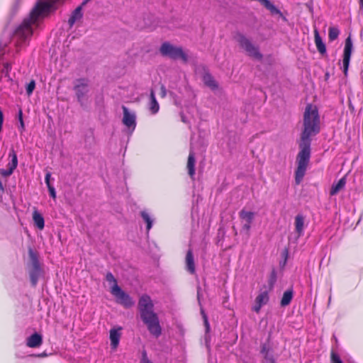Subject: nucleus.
Returning <instances> with one entry per match:
<instances>
[{
    "label": "nucleus",
    "instance_id": "f257e3e1",
    "mask_svg": "<svg viewBox=\"0 0 363 363\" xmlns=\"http://www.w3.org/2000/svg\"><path fill=\"white\" fill-rule=\"evenodd\" d=\"M320 131V118L315 105L308 104L303 116V130L301 133L299 152L296 157L297 167L295 171V182L299 184L305 174L311 159V138Z\"/></svg>",
    "mask_w": 363,
    "mask_h": 363
},
{
    "label": "nucleus",
    "instance_id": "f03ea898",
    "mask_svg": "<svg viewBox=\"0 0 363 363\" xmlns=\"http://www.w3.org/2000/svg\"><path fill=\"white\" fill-rule=\"evenodd\" d=\"M66 0H38L28 17L16 28L12 41L17 50L26 45L35 28L40 26L45 18L56 11Z\"/></svg>",
    "mask_w": 363,
    "mask_h": 363
},
{
    "label": "nucleus",
    "instance_id": "7ed1b4c3",
    "mask_svg": "<svg viewBox=\"0 0 363 363\" xmlns=\"http://www.w3.org/2000/svg\"><path fill=\"white\" fill-rule=\"evenodd\" d=\"M154 304L151 298L146 294L140 296L138 301L140 316L150 333L155 337L162 334V328L157 315L154 312Z\"/></svg>",
    "mask_w": 363,
    "mask_h": 363
},
{
    "label": "nucleus",
    "instance_id": "20e7f679",
    "mask_svg": "<svg viewBox=\"0 0 363 363\" xmlns=\"http://www.w3.org/2000/svg\"><path fill=\"white\" fill-rule=\"evenodd\" d=\"M30 262L28 264V273L32 286L35 287L44 272L39 260L38 255L31 248L28 250Z\"/></svg>",
    "mask_w": 363,
    "mask_h": 363
},
{
    "label": "nucleus",
    "instance_id": "39448f33",
    "mask_svg": "<svg viewBox=\"0 0 363 363\" xmlns=\"http://www.w3.org/2000/svg\"><path fill=\"white\" fill-rule=\"evenodd\" d=\"M73 90L75 92L77 101L82 107L86 106V96L89 92V79L88 78H79L73 82Z\"/></svg>",
    "mask_w": 363,
    "mask_h": 363
},
{
    "label": "nucleus",
    "instance_id": "423d86ee",
    "mask_svg": "<svg viewBox=\"0 0 363 363\" xmlns=\"http://www.w3.org/2000/svg\"><path fill=\"white\" fill-rule=\"evenodd\" d=\"M160 51L162 56L168 57L172 60L181 59L184 62H186L188 60L186 54L181 47L174 46L168 42L162 44Z\"/></svg>",
    "mask_w": 363,
    "mask_h": 363
},
{
    "label": "nucleus",
    "instance_id": "0eeeda50",
    "mask_svg": "<svg viewBox=\"0 0 363 363\" xmlns=\"http://www.w3.org/2000/svg\"><path fill=\"white\" fill-rule=\"evenodd\" d=\"M6 45H2L0 42V82L5 80L9 84H12L13 80L10 76V72L12 69L11 63L4 61V55L6 52Z\"/></svg>",
    "mask_w": 363,
    "mask_h": 363
},
{
    "label": "nucleus",
    "instance_id": "6e6552de",
    "mask_svg": "<svg viewBox=\"0 0 363 363\" xmlns=\"http://www.w3.org/2000/svg\"><path fill=\"white\" fill-rule=\"evenodd\" d=\"M110 291L116 298V302L125 308H130L135 304V302L130 296L123 291L118 284L112 286Z\"/></svg>",
    "mask_w": 363,
    "mask_h": 363
},
{
    "label": "nucleus",
    "instance_id": "1a4fd4ad",
    "mask_svg": "<svg viewBox=\"0 0 363 363\" xmlns=\"http://www.w3.org/2000/svg\"><path fill=\"white\" fill-rule=\"evenodd\" d=\"M237 40L239 43L240 47L245 50L249 56L257 60H261L262 58V55L260 53L259 48L254 45L250 40L246 38L245 35L239 34L238 35Z\"/></svg>",
    "mask_w": 363,
    "mask_h": 363
},
{
    "label": "nucleus",
    "instance_id": "9d476101",
    "mask_svg": "<svg viewBox=\"0 0 363 363\" xmlns=\"http://www.w3.org/2000/svg\"><path fill=\"white\" fill-rule=\"evenodd\" d=\"M255 213L245 208L239 212V218L242 223L241 232L250 235L252 225L255 220Z\"/></svg>",
    "mask_w": 363,
    "mask_h": 363
},
{
    "label": "nucleus",
    "instance_id": "9b49d317",
    "mask_svg": "<svg viewBox=\"0 0 363 363\" xmlns=\"http://www.w3.org/2000/svg\"><path fill=\"white\" fill-rule=\"evenodd\" d=\"M352 50L353 43L351 36L349 35L345 40L342 58V70L345 76L347 74Z\"/></svg>",
    "mask_w": 363,
    "mask_h": 363
},
{
    "label": "nucleus",
    "instance_id": "f8f14e48",
    "mask_svg": "<svg viewBox=\"0 0 363 363\" xmlns=\"http://www.w3.org/2000/svg\"><path fill=\"white\" fill-rule=\"evenodd\" d=\"M123 123L128 128L129 134H132L136 127V114L134 111H130L129 109L123 106Z\"/></svg>",
    "mask_w": 363,
    "mask_h": 363
},
{
    "label": "nucleus",
    "instance_id": "ddd939ff",
    "mask_svg": "<svg viewBox=\"0 0 363 363\" xmlns=\"http://www.w3.org/2000/svg\"><path fill=\"white\" fill-rule=\"evenodd\" d=\"M269 300V293L267 291H260L255 300V304L252 309L253 311L259 313L262 307L266 305Z\"/></svg>",
    "mask_w": 363,
    "mask_h": 363
},
{
    "label": "nucleus",
    "instance_id": "4468645a",
    "mask_svg": "<svg viewBox=\"0 0 363 363\" xmlns=\"http://www.w3.org/2000/svg\"><path fill=\"white\" fill-rule=\"evenodd\" d=\"M121 327H117L111 328L109 331L110 335V341H111V348L112 350H116L118 347L120 339L121 337Z\"/></svg>",
    "mask_w": 363,
    "mask_h": 363
},
{
    "label": "nucleus",
    "instance_id": "2eb2a0df",
    "mask_svg": "<svg viewBox=\"0 0 363 363\" xmlns=\"http://www.w3.org/2000/svg\"><path fill=\"white\" fill-rule=\"evenodd\" d=\"M258 1L264 6L272 16H278L283 21H286V18L283 15L282 12L269 0H258Z\"/></svg>",
    "mask_w": 363,
    "mask_h": 363
},
{
    "label": "nucleus",
    "instance_id": "dca6fc26",
    "mask_svg": "<svg viewBox=\"0 0 363 363\" xmlns=\"http://www.w3.org/2000/svg\"><path fill=\"white\" fill-rule=\"evenodd\" d=\"M43 343L42 336L35 333L26 339V345L28 347L35 348L40 346Z\"/></svg>",
    "mask_w": 363,
    "mask_h": 363
},
{
    "label": "nucleus",
    "instance_id": "f3484780",
    "mask_svg": "<svg viewBox=\"0 0 363 363\" xmlns=\"http://www.w3.org/2000/svg\"><path fill=\"white\" fill-rule=\"evenodd\" d=\"M195 164H196V160H195V155L194 152L191 148L190 152L188 157V161H187V169H188V174L191 177V179H194V177L195 175Z\"/></svg>",
    "mask_w": 363,
    "mask_h": 363
},
{
    "label": "nucleus",
    "instance_id": "a211bd4d",
    "mask_svg": "<svg viewBox=\"0 0 363 363\" xmlns=\"http://www.w3.org/2000/svg\"><path fill=\"white\" fill-rule=\"evenodd\" d=\"M82 8H83V6L82 5H80L79 6H77L72 13L69 20H68V23L69 25L72 27L73 26V25L78 21H79L82 16H83V13H82Z\"/></svg>",
    "mask_w": 363,
    "mask_h": 363
},
{
    "label": "nucleus",
    "instance_id": "6ab92c4d",
    "mask_svg": "<svg viewBox=\"0 0 363 363\" xmlns=\"http://www.w3.org/2000/svg\"><path fill=\"white\" fill-rule=\"evenodd\" d=\"M148 108L152 115H155L160 110V105L157 102L154 91L152 89L150 94Z\"/></svg>",
    "mask_w": 363,
    "mask_h": 363
},
{
    "label": "nucleus",
    "instance_id": "aec40b11",
    "mask_svg": "<svg viewBox=\"0 0 363 363\" xmlns=\"http://www.w3.org/2000/svg\"><path fill=\"white\" fill-rule=\"evenodd\" d=\"M304 220V216L302 214H298L295 217V230L298 237H301L303 234Z\"/></svg>",
    "mask_w": 363,
    "mask_h": 363
},
{
    "label": "nucleus",
    "instance_id": "412c9836",
    "mask_svg": "<svg viewBox=\"0 0 363 363\" xmlns=\"http://www.w3.org/2000/svg\"><path fill=\"white\" fill-rule=\"evenodd\" d=\"M186 267L187 271L193 274L195 273L194 258L191 250H189L186 255Z\"/></svg>",
    "mask_w": 363,
    "mask_h": 363
},
{
    "label": "nucleus",
    "instance_id": "4be33fe9",
    "mask_svg": "<svg viewBox=\"0 0 363 363\" xmlns=\"http://www.w3.org/2000/svg\"><path fill=\"white\" fill-rule=\"evenodd\" d=\"M33 220L34 225L39 230H43L45 227V220L43 216L37 210L33 212Z\"/></svg>",
    "mask_w": 363,
    "mask_h": 363
},
{
    "label": "nucleus",
    "instance_id": "5701e85b",
    "mask_svg": "<svg viewBox=\"0 0 363 363\" xmlns=\"http://www.w3.org/2000/svg\"><path fill=\"white\" fill-rule=\"evenodd\" d=\"M314 38L315 43L318 52L320 54H325L326 52V47L317 30H315L314 31Z\"/></svg>",
    "mask_w": 363,
    "mask_h": 363
},
{
    "label": "nucleus",
    "instance_id": "b1692460",
    "mask_svg": "<svg viewBox=\"0 0 363 363\" xmlns=\"http://www.w3.org/2000/svg\"><path fill=\"white\" fill-rule=\"evenodd\" d=\"M345 177L341 178L337 183L333 184L330 191V196L336 195L340 190H342L345 186Z\"/></svg>",
    "mask_w": 363,
    "mask_h": 363
},
{
    "label": "nucleus",
    "instance_id": "393cba45",
    "mask_svg": "<svg viewBox=\"0 0 363 363\" xmlns=\"http://www.w3.org/2000/svg\"><path fill=\"white\" fill-rule=\"evenodd\" d=\"M203 82L211 89H216L218 87V84L215 81L214 78L209 73H206L203 77Z\"/></svg>",
    "mask_w": 363,
    "mask_h": 363
},
{
    "label": "nucleus",
    "instance_id": "a878e982",
    "mask_svg": "<svg viewBox=\"0 0 363 363\" xmlns=\"http://www.w3.org/2000/svg\"><path fill=\"white\" fill-rule=\"evenodd\" d=\"M294 292L292 289H289L284 291L281 300V306L285 307L291 303L293 298Z\"/></svg>",
    "mask_w": 363,
    "mask_h": 363
},
{
    "label": "nucleus",
    "instance_id": "bb28decb",
    "mask_svg": "<svg viewBox=\"0 0 363 363\" xmlns=\"http://www.w3.org/2000/svg\"><path fill=\"white\" fill-rule=\"evenodd\" d=\"M140 216L143 218V220L147 224V233H149L150 230L152 228L153 225V218L151 217V216L145 211L140 212Z\"/></svg>",
    "mask_w": 363,
    "mask_h": 363
},
{
    "label": "nucleus",
    "instance_id": "cd10ccee",
    "mask_svg": "<svg viewBox=\"0 0 363 363\" xmlns=\"http://www.w3.org/2000/svg\"><path fill=\"white\" fill-rule=\"evenodd\" d=\"M9 157H11V161L9 162L7 167L8 168L14 171L18 166V157L17 155L13 150L9 153Z\"/></svg>",
    "mask_w": 363,
    "mask_h": 363
},
{
    "label": "nucleus",
    "instance_id": "c85d7f7f",
    "mask_svg": "<svg viewBox=\"0 0 363 363\" xmlns=\"http://www.w3.org/2000/svg\"><path fill=\"white\" fill-rule=\"evenodd\" d=\"M340 34V30L336 27H330L328 32V38L330 41L335 40Z\"/></svg>",
    "mask_w": 363,
    "mask_h": 363
},
{
    "label": "nucleus",
    "instance_id": "c756f323",
    "mask_svg": "<svg viewBox=\"0 0 363 363\" xmlns=\"http://www.w3.org/2000/svg\"><path fill=\"white\" fill-rule=\"evenodd\" d=\"M35 82L34 80H31L26 86V93L28 96H30L35 89Z\"/></svg>",
    "mask_w": 363,
    "mask_h": 363
},
{
    "label": "nucleus",
    "instance_id": "7c9ffc66",
    "mask_svg": "<svg viewBox=\"0 0 363 363\" xmlns=\"http://www.w3.org/2000/svg\"><path fill=\"white\" fill-rule=\"evenodd\" d=\"M106 280L109 283H112L113 286L118 284L116 279L111 272H107L106 274Z\"/></svg>",
    "mask_w": 363,
    "mask_h": 363
},
{
    "label": "nucleus",
    "instance_id": "2f4dec72",
    "mask_svg": "<svg viewBox=\"0 0 363 363\" xmlns=\"http://www.w3.org/2000/svg\"><path fill=\"white\" fill-rule=\"evenodd\" d=\"M264 356V359L265 363H276L274 356L272 352H269L265 354Z\"/></svg>",
    "mask_w": 363,
    "mask_h": 363
},
{
    "label": "nucleus",
    "instance_id": "473e14b6",
    "mask_svg": "<svg viewBox=\"0 0 363 363\" xmlns=\"http://www.w3.org/2000/svg\"><path fill=\"white\" fill-rule=\"evenodd\" d=\"M331 362L332 363H343L342 361L341 360L340 356L334 352H331Z\"/></svg>",
    "mask_w": 363,
    "mask_h": 363
},
{
    "label": "nucleus",
    "instance_id": "72a5a7b5",
    "mask_svg": "<svg viewBox=\"0 0 363 363\" xmlns=\"http://www.w3.org/2000/svg\"><path fill=\"white\" fill-rule=\"evenodd\" d=\"M13 171L9 168H7V169H0V174L1 176L4 177H9L10 175H11L13 174Z\"/></svg>",
    "mask_w": 363,
    "mask_h": 363
},
{
    "label": "nucleus",
    "instance_id": "f704fd0d",
    "mask_svg": "<svg viewBox=\"0 0 363 363\" xmlns=\"http://www.w3.org/2000/svg\"><path fill=\"white\" fill-rule=\"evenodd\" d=\"M48 189L49 191L50 196L54 199H56L57 195H56V191L55 187L52 185H48Z\"/></svg>",
    "mask_w": 363,
    "mask_h": 363
},
{
    "label": "nucleus",
    "instance_id": "c9c22d12",
    "mask_svg": "<svg viewBox=\"0 0 363 363\" xmlns=\"http://www.w3.org/2000/svg\"><path fill=\"white\" fill-rule=\"evenodd\" d=\"M201 314H202V316H203V321H204V324H205V326H206V331H208L209 329H210V325H209V323H208V321L207 315H206V313H204L203 309H201Z\"/></svg>",
    "mask_w": 363,
    "mask_h": 363
},
{
    "label": "nucleus",
    "instance_id": "e433bc0d",
    "mask_svg": "<svg viewBox=\"0 0 363 363\" xmlns=\"http://www.w3.org/2000/svg\"><path fill=\"white\" fill-rule=\"evenodd\" d=\"M140 363H152L147 357V353L145 351H143L142 353V358L140 360Z\"/></svg>",
    "mask_w": 363,
    "mask_h": 363
},
{
    "label": "nucleus",
    "instance_id": "4c0bfd02",
    "mask_svg": "<svg viewBox=\"0 0 363 363\" xmlns=\"http://www.w3.org/2000/svg\"><path fill=\"white\" fill-rule=\"evenodd\" d=\"M269 347L266 345V344H263L261 347V353L264 355L265 354L267 353H269L270 352L269 351Z\"/></svg>",
    "mask_w": 363,
    "mask_h": 363
},
{
    "label": "nucleus",
    "instance_id": "58836bf2",
    "mask_svg": "<svg viewBox=\"0 0 363 363\" xmlns=\"http://www.w3.org/2000/svg\"><path fill=\"white\" fill-rule=\"evenodd\" d=\"M50 177H51V173L50 172H47L45 177V182L46 184V186L52 185L50 184Z\"/></svg>",
    "mask_w": 363,
    "mask_h": 363
},
{
    "label": "nucleus",
    "instance_id": "ea45409f",
    "mask_svg": "<svg viewBox=\"0 0 363 363\" xmlns=\"http://www.w3.org/2000/svg\"><path fill=\"white\" fill-rule=\"evenodd\" d=\"M3 123H4V116H3L2 111L0 110V132L1 131Z\"/></svg>",
    "mask_w": 363,
    "mask_h": 363
},
{
    "label": "nucleus",
    "instance_id": "a19ab883",
    "mask_svg": "<svg viewBox=\"0 0 363 363\" xmlns=\"http://www.w3.org/2000/svg\"><path fill=\"white\" fill-rule=\"evenodd\" d=\"M161 94L162 97H164L166 96V89L164 86H161Z\"/></svg>",
    "mask_w": 363,
    "mask_h": 363
},
{
    "label": "nucleus",
    "instance_id": "79ce46f5",
    "mask_svg": "<svg viewBox=\"0 0 363 363\" xmlns=\"http://www.w3.org/2000/svg\"><path fill=\"white\" fill-rule=\"evenodd\" d=\"M18 120H19V122H21V120H23V113H22L21 110L19 111Z\"/></svg>",
    "mask_w": 363,
    "mask_h": 363
},
{
    "label": "nucleus",
    "instance_id": "37998d69",
    "mask_svg": "<svg viewBox=\"0 0 363 363\" xmlns=\"http://www.w3.org/2000/svg\"><path fill=\"white\" fill-rule=\"evenodd\" d=\"M20 124H21V130H23L24 129V123H23V120H21V122H20Z\"/></svg>",
    "mask_w": 363,
    "mask_h": 363
},
{
    "label": "nucleus",
    "instance_id": "c03bdc74",
    "mask_svg": "<svg viewBox=\"0 0 363 363\" xmlns=\"http://www.w3.org/2000/svg\"><path fill=\"white\" fill-rule=\"evenodd\" d=\"M37 356L38 357H45V356H47V354H46V353L43 352V353L38 354Z\"/></svg>",
    "mask_w": 363,
    "mask_h": 363
},
{
    "label": "nucleus",
    "instance_id": "a18cd8bd",
    "mask_svg": "<svg viewBox=\"0 0 363 363\" xmlns=\"http://www.w3.org/2000/svg\"><path fill=\"white\" fill-rule=\"evenodd\" d=\"M359 6L361 9H363V0H359Z\"/></svg>",
    "mask_w": 363,
    "mask_h": 363
},
{
    "label": "nucleus",
    "instance_id": "49530a36",
    "mask_svg": "<svg viewBox=\"0 0 363 363\" xmlns=\"http://www.w3.org/2000/svg\"><path fill=\"white\" fill-rule=\"evenodd\" d=\"M182 121H183V122H184V123H186V118H185V117H184V116H182Z\"/></svg>",
    "mask_w": 363,
    "mask_h": 363
}]
</instances>
